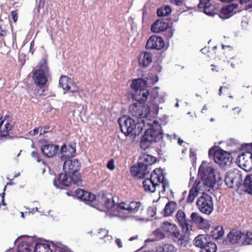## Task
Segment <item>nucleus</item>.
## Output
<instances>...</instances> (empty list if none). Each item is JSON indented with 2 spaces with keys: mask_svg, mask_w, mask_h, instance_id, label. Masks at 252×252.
<instances>
[{
  "mask_svg": "<svg viewBox=\"0 0 252 252\" xmlns=\"http://www.w3.org/2000/svg\"><path fill=\"white\" fill-rule=\"evenodd\" d=\"M198 174L201 180L196 181L190 189V203L193 202L200 190L210 191L216 184L220 185L222 183L220 175L212 166L207 165L206 161H203L200 166Z\"/></svg>",
  "mask_w": 252,
  "mask_h": 252,
  "instance_id": "nucleus-1",
  "label": "nucleus"
},
{
  "mask_svg": "<svg viewBox=\"0 0 252 252\" xmlns=\"http://www.w3.org/2000/svg\"><path fill=\"white\" fill-rule=\"evenodd\" d=\"M176 218L179 224L182 229L184 234H180L177 226L169 222H163L161 226V229L170 235L175 241L180 242V245L186 247L189 241V223L186 219V215L182 210H179L176 214Z\"/></svg>",
  "mask_w": 252,
  "mask_h": 252,
  "instance_id": "nucleus-2",
  "label": "nucleus"
},
{
  "mask_svg": "<svg viewBox=\"0 0 252 252\" xmlns=\"http://www.w3.org/2000/svg\"><path fill=\"white\" fill-rule=\"evenodd\" d=\"M157 158L154 156L142 153L138 158L137 165L130 168L131 174L138 179H143L149 173L148 167L155 163Z\"/></svg>",
  "mask_w": 252,
  "mask_h": 252,
  "instance_id": "nucleus-3",
  "label": "nucleus"
},
{
  "mask_svg": "<svg viewBox=\"0 0 252 252\" xmlns=\"http://www.w3.org/2000/svg\"><path fill=\"white\" fill-rule=\"evenodd\" d=\"M121 131L126 135L130 134L139 135L144 127V122L142 120H134L129 116H124L118 120Z\"/></svg>",
  "mask_w": 252,
  "mask_h": 252,
  "instance_id": "nucleus-4",
  "label": "nucleus"
},
{
  "mask_svg": "<svg viewBox=\"0 0 252 252\" xmlns=\"http://www.w3.org/2000/svg\"><path fill=\"white\" fill-rule=\"evenodd\" d=\"M163 137V130L160 124L154 121L150 127L144 132L142 136L140 146L141 149L145 150L148 149L152 143L157 142Z\"/></svg>",
  "mask_w": 252,
  "mask_h": 252,
  "instance_id": "nucleus-5",
  "label": "nucleus"
},
{
  "mask_svg": "<svg viewBox=\"0 0 252 252\" xmlns=\"http://www.w3.org/2000/svg\"><path fill=\"white\" fill-rule=\"evenodd\" d=\"M49 75L47 60L45 58H42L39 63V68L33 73V79L35 84L40 89L44 88L46 86Z\"/></svg>",
  "mask_w": 252,
  "mask_h": 252,
  "instance_id": "nucleus-6",
  "label": "nucleus"
},
{
  "mask_svg": "<svg viewBox=\"0 0 252 252\" xmlns=\"http://www.w3.org/2000/svg\"><path fill=\"white\" fill-rule=\"evenodd\" d=\"M82 180H76V177L68 173H61L59 174L53 180V185L57 189H63V187H69L72 184L80 186Z\"/></svg>",
  "mask_w": 252,
  "mask_h": 252,
  "instance_id": "nucleus-7",
  "label": "nucleus"
},
{
  "mask_svg": "<svg viewBox=\"0 0 252 252\" xmlns=\"http://www.w3.org/2000/svg\"><path fill=\"white\" fill-rule=\"evenodd\" d=\"M129 111L136 120H143L144 126H145V119L148 116L150 112V108L147 105L137 102L133 103L129 106Z\"/></svg>",
  "mask_w": 252,
  "mask_h": 252,
  "instance_id": "nucleus-8",
  "label": "nucleus"
},
{
  "mask_svg": "<svg viewBox=\"0 0 252 252\" xmlns=\"http://www.w3.org/2000/svg\"><path fill=\"white\" fill-rule=\"evenodd\" d=\"M197 208L203 214L210 215L214 210L213 198L210 195L202 193L196 202Z\"/></svg>",
  "mask_w": 252,
  "mask_h": 252,
  "instance_id": "nucleus-9",
  "label": "nucleus"
},
{
  "mask_svg": "<svg viewBox=\"0 0 252 252\" xmlns=\"http://www.w3.org/2000/svg\"><path fill=\"white\" fill-rule=\"evenodd\" d=\"M158 81V77L152 73H149L144 78H139L132 81L131 87L135 92L146 87H150Z\"/></svg>",
  "mask_w": 252,
  "mask_h": 252,
  "instance_id": "nucleus-10",
  "label": "nucleus"
},
{
  "mask_svg": "<svg viewBox=\"0 0 252 252\" xmlns=\"http://www.w3.org/2000/svg\"><path fill=\"white\" fill-rule=\"evenodd\" d=\"M63 164V170L65 173H68L76 177V180H82V176L79 171L81 167V163L78 159H67L64 160Z\"/></svg>",
  "mask_w": 252,
  "mask_h": 252,
  "instance_id": "nucleus-11",
  "label": "nucleus"
},
{
  "mask_svg": "<svg viewBox=\"0 0 252 252\" xmlns=\"http://www.w3.org/2000/svg\"><path fill=\"white\" fill-rule=\"evenodd\" d=\"M208 153L210 157L212 155L213 156L215 162L222 167L230 165L232 162V158L231 155L223 150L220 149L215 152L210 150Z\"/></svg>",
  "mask_w": 252,
  "mask_h": 252,
  "instance_id": "nucleus-12",
  "label": "nucleus"
},
{
  "mask_svg": "<svg viewBox=\"0 0 252 252\" xmlns=\"http://www.w3.org/2000/svg\"><path fill=\"white\" fill-rule=\"evenodd\" d=\"M224 182L229 188H238L242 186V175L238 170H230L227 172Z\"/></svg>",
  "mask_w": 252,
  "mask_h": 252,
  "instance_id": "nucleus-13",
  "label": "nucleus"
},
{
  "mask_svg": "<svg viewBox=\"0 0 252 252\" xmlns=\"http://www.w3.org/2000/svg\"><path fill=\"white\" fill-rule=\"evenodd\" d=\"M75 196L86 204L93 208H96L97 205L96 195L83 189H77L75 191Z\"/></svg>",
  "mask_w": 252,
  "mask_h": 252,
  "instance_id": "nucleus-14",
  "label": "nucleus"
},
{
  "mask_svg": "<svg viewBox=\"0 0 252 252\" xmlns=\"http://www.w3.org/2000/svg\"><path fill=\"white\" fill-rule=\"evenodd\" d=\"M251 149V151L243 152L237 159L239 166L246 171H250L252 169V144Z\"/></svg>",
  "mask_w": 252,
  "mask_h": 252,
  "instance_id": "nucleus-15",
  "label": "nucleus"
},
{
  "mask_svg": "<svg viewBox=\"0 0 252 252\" xmlns=\"http://www.w3.org/2000/svg\"><path fill=\"white\" fill-rule=\"evenodd\" d=\"M76 144H71L68 146L63 144L59 152L61 154V159L63 161L65 159H70L76 155Z\"/></svg>",
  "mask_w": 252,
  "mask_h": 252,
  "instance_id": "nucleus-16",
  "label": "nucleus"
},
{
  "mask_svg": "<svg viewBox=\"0 0 252 252\" xmlns=\"http://www.w3.org/2000/svg\"><path fill=\"white\" fill-rule=\"evenodd\" d=\"M164 45V41L161 37L158 35H152L148 40L146 48L147 49L159 50L162 49Z\"/></svg>",
  "mask_w": 252,
  "mask_h": 252,
  "instance_id": "nucleus-17",
  "label": "nucleus"
},
{
  "mask_svg": "<svg viewBox=\"0 0 252 252\" xmlns=\"http://www.w3.org/2000/svg\"><path fill=\"white\" fill-rule=\"evenodd\" d=\"M45 141V144L41 147L42 154L47 158H53L59 152V146L52 143H48Z\"/></svg>",
  "mask_w": 252,
  "mask_h": 252,
  "instance_id": "nucleus-18",
  "label": "nucleus"
},
{
  "mask_svg": "<svg viewBox=\"0 0 252 252\" xmlns=\"http://www.w3.org/2000/svg\"><path fill=\"white\" fill-rule=\"evenodd\" d=\"M168 19H160L156 20L152 24L151 30L153 32L158 33L166 31L170 27H172V22L168 23Z\"/></svg>",
  "mask_w": 252,
  "mask_h": 252,
  "instance_id": "nucleus-19",
  "label": "nucleus"
},
{
  "mask_svg": "<svg viewBox=\"0 0 252 252\" xmlns=\"http://www.w3.org/2000/svg\"><path fill=\"white\" fill-rule=\"evenodd\" d=\"M199 3L198 4L199 9H203V12L209 16L214 17L217 14L218 10L215 5L210 3V0H198Z\"/></svg>",
  "mask_w": 252,
  "mask_h": 252,
  "instance_id": "nucleus-20",
  "label": "nucleus"
},
{
  "mask_svg": "<svg viewBox=\"0 0 252 252\" xmlns=\"http://www.w3.org/2000/svg\"><path fill=\"white\" fill-rule=\"evenodd\" d=\"M150 94L149 91L145 88L136 90L131 93L130 97L133 100L136 101L139 103H144L147 100L148 96Z\"/></svg>",
  "mask_w": 252,
  "mask_h": 252,
  "instance_id": "nucleus-21",
  "label": "nucleus"
},
{
  "mask_svg": "<svg viewBox=\"0 0 252 252\" xmlns=\"http://www.w3.org/2000/svg\"><path fill=\"white\" fill-rule=\"evenodd\" d=\"M143 187L146 192L154 193L156 188L160 186L159 184L155 182V179L150 175V178H146L143 181Z\"/></svg>",
  "mask_w": 252,
  "mask_h": 252,
  "instance_id": "nucleus-22",
  "label": "nucleus"
},
{
  "mask_svg": "<svg viewBox=\"0 0 252 252\" xmlns=\"http://www.w3.org/2000/svg\"><path fill=\"white\" fill-rule=\"evenodd\" d=\"M243 237V233L236 229L231 230L227 234V238L232 244L239 243L241 242Z\"/></svg>",
  "mask_w": 252,
  "mask_h": 252,
  "instance_id": "nucleus-23",
  "label": "nucleus"
},
{
  "mask_svg": "<svg viewBox=\"0 0 252 252\" xmlns=\"http://www.w3.org/2000/svg\"><path fill=\"white\" fill-rule=\"evenodd\" d=\"M190 217L191 218L190 221H191L192 223L197 224L201 229L206 228L207 225V224L205 222V220L198 213H192Z\"/></svg>",
  "mask_w": 252,
  "mask_h": 252,
  "instance_id": "nucleus-24",
  "label": "nucleus"
},
{
  "mask_svg": "<svg viewBox=\"0 0 252 252\" xmlns=\"http://www.w3.org/2000/svg\"><path fill=\"white\" fill-rule=\"evenodd\" d=\"M242 187L245 192L252 195V174L246 176Z\"/></svg>",
  "mask_w": 252,
  "mask_h": 252,
  "instance_id": "nucleus-25",
  "label": "nucleus"
},
{
  "mask_svg": "<svg viewBox=\"0 0 252 252\" xmlns=\"http://www.w3.org/2000/svg\"><path fill=\"white\" fill-rule=\"evenodd\" d=\"M177 207V204L175 202L170 201L165 205L163 211V215L164 217L171 215Z\"/></svg>",
  "mask_w": 252,
  "mask_h": 252,
  "instance_id": "nucleus-26",
  "label": "nucleus"
},
{
  "mask_svg": "<svg viewBox=\"0 0 252 252\" xmlns=\"http://www.w3.org/2000/svg\"><path fill=\"white\" fill-rule=\"evenodd\" d=\"M217 250V247L215 243L207 241L200 250L199 252H216Z\"/></svg>",
  "mask_w": 252,
  "mask_h": 252,
  "instance_id": "nucleus-27",
  "label": "nucleus"
},
{
  "mask_svg": "<svg viewBox=\"0 0 252 252\" xmlns=\"http://www.w3.org/2000/svg\"><path fill=\"white\" fill-rule=\"evenodd\" d=\"M171 11V7L169 5H165L158 8L157 9V16L158 17L167 16L170 15Z\"/></svg>",
  "mask_w": 252,
  "mask_h": 252,
  "instance_id": "nucleus-28",
  "label": "nucleus"
},
{
  "mask_svg": "<svg viewBox=\"0 0 252 252\" xmlns=\"http://www.w3.org/2000/svg\"><path fill=\"white\" fill-rule=\"evenodd\" d=\"M238 6L237 3H231L226 6H224L220 10V14L225 16H228L231 14L234 9H237Z\"/></svg>",
  "mask_w": 252,
  "mask_h": 252,
  "instance_id": "nucleus-29",
  "label": "nucleus"
},
{
  "mask_svg": "<svg viewBox=\"0 0 252 252\" xmlns=\"http://www.w3.org/2000/svg\"><path fill=\"white\" fill-rule=\"evenodd\" d=\"M151 177L153 178H154V176H156L157 181L156 183H161L162 181L164 179L165 177L163 174L162 170L160 168H156L154 169L151 174Z\"/></svg>",
  "mask_w": 252,
  "mask_h": 252,
  "instance_id": "nucleus-30",
  "label": "nucleus"
},
{
  "mask_svg": "<svg viewBox=\"0 0 252 252\" xmlns=\"http://www.w3.org/2000/svg\"><path fill=\"white\" fill-rule=\"evenodd\" d=\"M207 236L205 235H199L196 237L194 240V245L195 247H199L200 249L203 247L205 243L207 242Z\"/></svg>",
  "mask_w": 252,
  "mask_h": 252,
  "instance_id": "nucleus-31",
  "label": "nucleus"
},
{
  "mask_svg": "<svg viewBox=\"0 0 252 252\" xmlns=\"http://www.w3.org/2000/svg\"><path fill=\"white\" fill-rule=\"evenodd\" d=\"M34 252H53L49 244L36 243Z\"/></svg>",
  "mask_w": 252,
  "mask_h": 252,
  "instance_id": "nucleus-32",
  "label": "nucleus"
},
{
  "mask_svg": "<svg viewBox=\"0 0 252 252\" xmlns=\"http://www.w3.org/2000/svg\"><path fill=\"white\" fill-rule=\"evenodd\" d=\"M152 61V54L145 52L143 57L139 59V63L143 66H147Z\"/></svg>",
  "mask_w": 252,
  "mask_h": 252,
  "instance_id": "nucleus-33",
  "label": "nucleus"
},
{
  "mask_svg": "<svg viewBox=\"0 0 252 252\" xmlns=\"http://www.w3.org/2000/svg\"><path fill=\"white\" fill-rule=\"evenodd\" d=\"M224 231L222 226H218L211 231V237L214 239H220L223 235Z\"/></svg>",
  "mask_w": 252,
  "mask_h": 252,
  "instance_id": "nucleus-34",
  "label": "nucleus"
},
{
  "mask_svg": "<svg viewBox=\"0 0 252 252\" xmlns=\"http://www.w3.org/2000/svg\"><path fill=\"white\" fill-rule=\"evenodd\" d=\"M140 206L141 203L140 202L132 201L127 205V210L129 213H135L138 211Z\"/></svg>",
  "mask_w": 252,
  "mask_h": 252,
  "instance_id": "nucleus-35",
  "label": "nucleus"
},
{
  "mask_svg": "<svg viewBox=\"0 0 252 252\" xmlns=\"http://www.w3.org/2000/svg\"><path fill=\"white\" fill-rule=\"evenodd\" d=\"M70 79L66 76L63 75L59 79V85L64 90L69 91L70 89V87L68 85V81Z\"/></svg>",
  "mask_w": 252,
  "mask_h": 252,
  "instance_id": "nucleus-36",
  "label": "nucleus"
},
{
  "mask_svg": "<svg viewBox=\"0 0 252 252\" xmlns=\"http://www.w3.org/2000/svg\"><path fill=\"white\" fill-rule=\"evenodd\" d=\"M252 231H248L246 234L243 233V237L241 239L242 245H248L252 244Z\"/></svg>",
  "mask_w": 252,
  "mask_h": 252,
  "instance_id": "nucleus-37",
  "label": "nucleus"
},
{
  "mask_svg": "<svg viewBox=\"0 0 252 252\" xmlns=\"http://www.w3.org/2000/svg\"><path fill=\"white\" fill-rule=\"evenodd\" d=\"M30 244L25 241L20 242L17 246L18 252H30L31 249L29 248Z\"/></svg>",
  "mask_w": 252,
  "mask_h": 252,
  "instance_id": "nucleus-38",
  "label": "nucleus"
},
{
  "mask_svg": "<svg viewBox=\"0 0 252 252\" xmlns=\"http://www.w3.org/2000/svg\"><path fill=\"white\" fill-rule=\"evenodd\" d=\"M8 23L5 25L2 20H0V36H4L7 34V32L8 29Z\"/></svg>",
  "mask_w": 252,
  "mask_h": 252,
  "instance_id": "nucleus-39",
  "label": "nucleus"
},
{
  "mask_svg": "<svg viewBox=\"0 0 252 252\" xmlns=\"http://www.w3.org/2000/svg\"><path fill=\"white\" fill-rule=\"evenodd\" d=\"M105 207L108 210H111L114 209L115 206V202L113 200V199H111L110 198H106L105 200Z\"/></svg>",
  "mask_w": 252,
  "mask_h": 252,
  "instance_id": "nucleus-40",
  "label": "nucleus"
},
{
  "mask_svg": "<svg viewBox=\"0 0 252 252\" xmlns=\"http://www.w3.org/2000/svg\"><path fill=\"white\" fill-rule=\"evenodd\" d=\"M9 118V116L6 115L4 118L2 119V117L0 118V137H5L9 135V133H8L7 131H6L5 133L2 132V130L1 129V126L4 123V120L7 118Z\"/></svg>",
  "mask_w": 252,
  "mask_h": 252,
  "instance_id": "nucleus-41",
  "label": "nucleus"
},
{
  "mask_svg": "<svg viewBox=\"0 0 252 252\" xmlns=\"http://www.w3.org/2000/svg\"><path fill=\"white\" fill-rule=\"evenodd\" d=\"M172 27H170L166 31H163V32H164V35L167 39L171 38L173 36L174 30L172 29Z\"/></svg>",
  "mask_w": 252,
  "mask_h": 252,
  "instance_id": "nucleus-42",
  "label": "nucleus"
},
{
  "mask_svg": "<svg viewBox=\"0 0 252 252\" xmlns=\"http://www.w3.org/2000/svg\"><path fill=\"white\" fill-rule=\"evenodd\" d=\"M162 69V66L158 63L154 64L152 68L151 69V71L155 74L159 73L161 72Z\"/></svg>",
  "mask_w": 252,
  "mask_h": 252,
  "instance_id": "nucleus-43",
  "label": "nucleus"
},
{
  "mask_svg": "<svg viewBox=\"0 0 252 252\" xmlns=\"http://www.w3.org/2000/svg\"><path fill=\"white\" fill-rule=\"evenodd\" d=\"M154 235L157 239H162L165 237V234L162 232L159 229H157L154 232Z\"/></svg>",
  "mask_w": 252,
  "mask_h": 252,
  "instance_id": "nucleus-44",
  "label": "nucleus"
},
{
  "mask_svg": "<svg viewBox=\"0 0 252 252\" xmlns=\"http://www.w3.org/2000/svg\"><path fill=\"white\" fill-rule=\"evenodd\" d=\"M157 208L156 206H150L148 209V214L151 217H154L156 214Z\"/></svg>",
  "mask_w": 252,
  "mask_h": 252,
  "instance_id": "nucleus-45",
  "label": "nucleus"
},
{
  "mask_svg": "<svg viewBox=\"0 0 252 252\" xmlns=\"http://www.w3.org/2000/svg\"><path fill=\"white\" fill-rule=\"evenodd\" d=\"M107 193L104 190H101L97 193L96 197L98 199H103L106 198Z\"/></svg>",
  "mask_w": 252,
  "mask_h": 252,
  "instance_id": "nucleus-46",
  "label": "nucleus"
},
{
  "mask_svg": "<svg viewBox=\"0 0 252 252\" xmlns=\"http://www.w3.org/2000/svg\"><path fill=\"white\" fill-rule=\"evenodd\" d=\"M107 167L111 170H112L115 168L114 162L113 159H111L108 161Z\"/></svg>",
  "mask_w": 252,
  "mask_h": 252,
  "instance_id": "nucleus-47",
  "label": "nucleus"
},
{
  "mask_svg": "<svg viewBox=\"0 0 252 252\" xmlns=\"http://www.w3.org/2000/svg\"><path fill=\"white\" fill-rule=\"evenodd\" d=\"M158 87H155L153 91L150 94L152 95L154 98H155L158 96V92L157 91V90L158 89Z\"/></svg>",
  "mask_w": 252,
  "mask_h": 252,
  "instance_id": "nucleus-48",
  "label": "nucleus"
},
{
  "mask_svg": "<svg viewBox=\"0 0 252 252\" xmlns=\"http://www.w3.org/2000/svg\"><path fill=\"white\" fill-rule=\"evenodd\" d=\"M32 157L36 159L37 162H40L41 160L39 157V154L35 151H32L31 154Z\"/></svg>",
  "mask_w": 252,
  "mask_h": 252,
  "instance_id": "nucleus-49",
  "label": "nucleus"
},
{
  "mask_svg": "<svg viewBox=\"0 0 252 252\" xmlns=\"http://www.w3.org/2000/svg\"><path fill=\"white\" fill-rule=\"evenodd\" d=\"M11 16L12 17V19L14 22H16L18 19V16L17 12L15 10L12 11L11 12Z\"/></svg>",
  "mask_w": 252,
  "mask_h": 252,
  "instance_id": "nucleus-50",
  "label": "nucleus"
},
{
  "mask_svg": "<svg viewBox=\"0 0 252 252\" xmlns=\"http://www.w3.org/2000/svg\"><path fill=\"white\" fill-rule=\"evenodd\" d=\"M11 130L10 125L8 122L4 125V128L2 130V132L5 133L6 131H7L8 133L9 134V131Z\"/></svg>",
  "mask_w": 252,
  "mask_h": 252,
  "instance_id": "nucleus-51",
  "label": "nucleus"
},
{
  "mask_svg": "<svg viewBox=\"0 0 252 252\" xmlns=\"http://www.w3.org/2000/svg\"><path fill=\"white\" fill-rule=\"evenodd\" d=\"M44 6V0H39L38 7L36 9V10L38 12H39L40 9L43 8Z\"/></svg>",
  "mask_w": 252,
  "mask_h": 252,
  "instance_id": "nucleus-52",
  "label": "nucleus"
},
{
  "mask_svg": "<svg viewBox=\"0 0 252 252\" xmlns=\"http://www.w3.org/2000/svg\"><path fill=\"white\" fill-rule=\"evenodd\" d=\"M126 203L124 202H121L119 203L117 207L121 210H127V206H126Z\"/></svg>",
  "mask_w": 252,
  "mask_h": 252,
  "instance_id": "nucleus-53",
  "label": "nucleus"
},
{
  "mask_svg": "<svg viewBox=\"0 0 252 252\" xmlns=\"http://www.w3.org/2000/svg\"><path fill=\"white\" fill-rule=\"evenodd\" d=\"M162 188H166V187H168L169 186V183L167 179H165L162 181Z\"/></svg>",
  "mask_w": 252,
  "mask_h": 252,
  "instance_id": "nucleus-54",
  "label": "nucleus"
},
{
  "mask_svg": "<svg viewBox=\"0 0 252 252\" xmlns=\"http://www.w3.org/2000/svg\"><path fill=\"white\" fill-rule=\"evenodd\" d=\"M115 242L119 248H122L123 247L122 242L120 239L117 238L115 240Z\"/></svg>",
  "mask_w": 252,
  "mask_h": 252,
  "instance_id": "nucleus-55",
  "label": "nucleus"
},
{
  "mask_svg": "<svg viewBox=\"0 0 252 252\" xmlns=\"http://www.w3.org/2000/svg\"><path fill=\"white\" fill-rule=\"evenodd\" d=\"M39 129H38V128H34L32 130H31L29 132V134L31 135L34 136L37 134L39 132Z\"/></svg>",
  "mask_w": 252,
  "mask_h": 252,
  "instance_id": "nucleus-56",
  "label": "nucleus"
},
{
  "mask_svg": "<svg viewBox=\"0 0 252 252\" xmlns=\"http://www.w3.org/2000/svg\"><path fill=\"white\" fill-rule=\"evenodd\" d=\"M172 2L174 4H175L176 5L180 6L184 0H171Z\"/></svg>",
  "mask_w": 252,
  "mask_h": 252,
  "instance_id": "nucleus-57",
  "label": "nucleus"
},
{
  "mask_svg": "<svg viewBox=\"0 0 252 252\" xmlns=\"http://www.w3.org/2000/svg\"><path fill=\"white\" fill-rule=\"evenodd\" d=\"M34 46V41H32L30 43V52H31L32 54H33L34 50H33Z\"/></svg>",
  "mask_w": 252,
  "mask_h": 252,
  "instance_id": "nucleus-58",
  "label": "nucleus"
},
{
  "mask_svg": "<svg viewBox=\"0 0 252 252\" xmlns=\"http://www.w3.org/2000/svg\"><path fill=\"white\" fill-rule=\"evenodd\" d=\"M38 129H39V132L40 135H42L47 133V131L44 130L43 127H38Z\"/></svg>",
  "mask_w": 252,
  "mask_h": 252,
  "instance_id": "nucleus-59",
  "label": "nucleus"
},
{
  "mask_svg": "<svg viewBox=\"0 0 252 252\" xmlns=\"http://www.w3.org/2000/svg\"><path fill=\"white\" fill-rule=\"evenodd\" d=\"M187 193V191L185 190L184 191L183 193H182V196H183V197L180 199L179 200V203H181L182 202V201L184 200L185 199V197L186 195V194Z\"/></svg>",
  "mask_w": 252,
  "mask_h": 252,
  "instance_id": "nucleus-60",
  "label": "nucleus"
},
{
  "mask_svg": "<svg viewBox=\"0 0 252 252\" xmlns=\"http://www.w3.org/2000/svg\"><path fill=\"white\" fill-rule=\"evenodd\" d=\"M189 154H190V158H191V157H192V160H194V159H195L196 158L195 157V154L191 151V150H190V153H189Z\"/></svg>",
  "mask_w": 252,
  "mask_h": 252,
  "instance_id": "nucleus-61",
  "label": "nucleus"
},
{
  "mask_svg": "<svg viewBox=\"0 0 252 252\" xmlns=\"http://www.w3.org/2000/svg\"><path fill=\"white\" fill-rule=\"evenodd\" d=\"M6 185L4 186V188L3 189V192L0 194V196L1 197V199H4V196H5V191L6 190Z\"/></svg>",
  "mask_w": 252,
  "mask_h": 252,
  "instance_id": "nucleus-62",
  "label": "nucleus"
},
{
  "mask_svg": "<svg viewBox=\"0 0 252 252\" xmlns=\"http://www.w3.org/2000/svg\"><path fill=\"white\" fill-rule=\"evenodd\" d=\"M43 127L44 128V130L46 131L47 132H48V131H50L52 130V129L50 128V126H45Z\"/></svg>",
  "mask_w": 252,
  "mask_h": 252,
  "instance_id": "nucleus-63",
  "label": "nucleus"
},
{
  "mask_svg": "<svg viewBox=\"0 0 252 252\" xmlns=\"http://www.w3.org/2000/svg\"><path fill=\"white\" fill-rule=\"evenodd\" d=\"M251 8H252V2L248 4H247L245 7V8L246 10L249 9Z\"/></svg>",
  "mask_w": 252,
  "mask_h": 252,
  "instance_id": "nucleus-64",
  "label": "nucleus"
}]
</instances>
